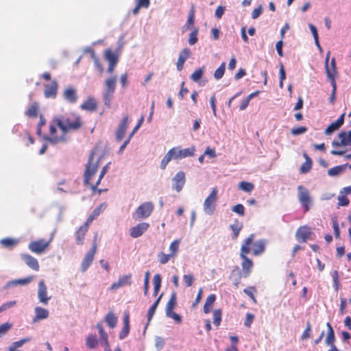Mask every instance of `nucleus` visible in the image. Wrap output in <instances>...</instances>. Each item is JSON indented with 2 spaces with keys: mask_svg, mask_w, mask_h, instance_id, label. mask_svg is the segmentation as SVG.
Segmentation results:
<instances>
[{
  "mask_svg": "<svg viewBox=\"0 0 351 351\" xmlns=\"http://www.w3.org/2000/svg\"><path fill=\"white\" fill-rule=\"evenodd\" d=\"M255 238V235L254 234H251L247 238H246L241 247L240 250V257L242 259L241 267H242V273L243 277L247 278L252 270L254 263L253 261L247 257V254L251 252V244L254 239Z\"/></svg>",
  "mask_w": 351,
  "mask_h": 351,
  "instance_id": "1",
  "label": "nucleus"
},
{
  "mask_svg": "<svg viewBox=\"0 0 351 351\" xmlns=\"http://www.w3.org/2000/svg\"><path fill=\"white\" fill-rule=\"evenodd\" d=\"M53 123H54L61 130L63 134H65L70 130H76L82 125L80 118L79 117H75L74 119H71L67 116L58 115L54 117Z\"/></svg>",
  "mask_w": 351,
  "mask_h": 351,
  "instance_id": "2",
  "label": "nucleus"
},
{
  "mask_svg": "<svg viewBox=\"0 0 351 351\" xmlns=\"http://www.w3.org/2000/svg\"><path fill=\"white\" fill-rule=\"evenodd\" d=\"M103 159V156L101 155L98 158L95 160L94 155H90L86 169L84 173V184L85 186L89 185L92 189V186L95 184L93 181V178L97 172L99 167V162Z\"/></svg>",
  "mask_w": 351,
  "mask_h": 351,
  "instance_id": "3",
  "label": "nucleus"
},
{
  "mask_svg": "<svg viewBox=\"0 0 351 351\" xmlns=\"http://www.w3.org/2000/svg\"><path fill=\"white\" fill-rule=\"evenodd\" d=\"M117 82V75L108 77L104 80L102 91V99L104 105L107 108H110L111 106V101L116 90Z\"/></svg>",
  "mask_w": 351,
  "mask_h": 351,
  "instance_id": "4",
  "label": "nucleus"
},
{
  "mask_svg": "<svg viewBox=\"0 0 351 351\" xmlns=\"http://www.w3.org/2000/svg\"><path fill=\"white\" fill-rule=\"evenodd\" d=\"M217 188H213L204 202V211L205 213L211 215L215 213L217 206Z\"/></svg>",
  "mask_w": 351,
  "mask_h": 351,
  "instance_id": "5",
  "label": "nucleus"
},
{
  "mask_svg": "<svg viewBox=\"0 0 351 351\" xmlns=\"http://www.w3.org/2000/svg\"><path fill=\"white\" fill-rule=\"evenodd\" d=\"M298 191L299 202L304 208V212H307L310 208L311 202L310 193L306 187L302 185L298 186Z\"/></svg>",
  "mask_w": 351,
  "mask_h": 351,
  "instance_id": "6",
  "label": "nucleus"
},
{
  "mask_svg": "<svg viewBox=\"0 0 351 351\" xmlns=\"http://www.w3.org/2000/svg\"><path fill=\"white\" fill-rule=\"evenodd\" d=\"M154 210V205L152 202H145L141 204L136 210L133 217L136 219L147 218Z\"/></svg>",
  "mask_w": 351,
  "mask_h": 351,
  "instance_id": "7",
  "label": "nucleus"
},
{
  "mask_svg": "<svg viewBox=\"0 0 351 351\" xmlns=\"http://www.w3.org/2000/svg\"><path fill=\"white\" fill-rule=\"evenodd\" d=\"M51 240L52 239H50L48 241L41 239L37 241H31L29 243L28 248L34 253L38 254H42L49 246Z\"/></svg>",
  "mask_w": 351,
  "mask_h": 351,
  "instance_id": "8",
  "label": "nucleus"
},
{
  "mask_svg": "<svg viewBox=\"0 0 351 351\" xmlns=\"http://www.w3.org/2000/svg\"><path fill=\"white\" fill-rule=\"evenodd\" d=\"M97 244L96 239H95L93 243L91 249L88 252H87V253L86 254L84 258H83V260L82 261L81 271L82 272L86 271L88 269V268L90 266V265L92 264V263L94 260L95 254L97 252Z\"/></svg>",
  "mask_w": 351,
  "mask_h": 351,
  "instance_id": "9",
  "label": "nucleus"
},
{
  "mask_svg": "<svg viewBox=\"0 0 351 351\" xmlns=\"http://www.w3.org/2000/svg\"><path fill=\"white\" fill-rule=\"evenodd\" d=\"M332 145L335 148L351 145V130L339 133L337 138L332 141Z\"/></svg>",
  "mask_w": 351,
  "mask_h": 351,
  "instance_id": "10",
  "label": "nucleus"
},
{
  "mask_svg": "<svg viewBox=\"0 0 351 351\" xmlns=\"http://www.w3.org/2000/svg\"><path fill=\"white\" fill-rule=\"evenodd\" d=\"M149 228V223L141 222L130 229V235L132 238H138L143 234Z\"/></svg>",
  "mask_w": 351,
  "mask_h": 351,
  "instance_id": "11",
  "label": "nucleus"
},
{
  "mask_svg": "<svg viewBox=\"0 0 351 351\" xmlns=\"http://www.w3.org/2000/svg\"><path fill=\"white\" fill-rule=\"evenodd\" d=\"M38 298L39 302L44 305H47L51 299V296L47 295V288L43 280L38 283Z\"/></svg>",
  "mask_w": 351,
  "mask_h": 351,
  "instance_id": "12",
  "label": "nucleus"
},
{
  "mask_svg": "<svg viewBox=\"0 0 351 351\" xmlns=\"http://www.w3.org/2000/svg\"><path fill=\"white\" fill-rule=\"evenodd\" d=\"M129 124V117L125 116L119 123L115 132V138L117 141L123 140Z\"/></svg>",
  "mask_w": 351,
  "mask_h": 351,
  "instance_id": "13",
  "label": "nucleus"
},
{
  "mask_svg": "<svg viewBox=\"0 0 351 351\" xmlns=\"http://www.w3.org/2000/svg\"><path fill=\"white\" fill-rule=\"evenodd\" d=\"M53 124H51L49 127V132H50V136L49 137H45V138L46 141L52 145H55L59 142H64L65 141L64 134H62L60 136H56V128L57 126L54 123Z\"/></svg>",
  "mask_w": 351,
  "mask_h": 351,
  "instance_id": "14",
  "label": "nucleus"
},
{
  "mask_svg": "<svg viewBox=\"0 0 351 351\" xmlns=\"http://www.w3.org/2000/svg\"><path fill=\"white\" fill-rule=\"evenodd\" d=\"M172 181L173 189L177 192L181 191L186 182L185 173L183 171L178 172L173 177Z\"/></svg>",
  "mask_w": 351,
  "mask_h": 351,
  "instance_id": "15",
  "label": "nucleus"
},
{
  "mask_svg": "<svg viewBox=\"0 0 351 351\" xmlns=\"http://www.w3.org/2000/svg\"><path fill=\"white\" fill-rule=\"evenodd\" d=\"M132 274H129L120 277L118 280L112 283L110 287L112 291L117 290L124 286H130L132 282Z\"/></svg>",
  "mask_w": 351,
  "mask_h": 351,
  "instance_id": "16",
  "label": "nucleus"
},
{
  "mask_svg": "<svg viewBox=\"0 0 351 351\" xmlns=\"http://www.w3.org/2000/svg\"><path fill=\"white\" fill-rule=\"evenodd\" d=\"M266 241L264 239H260L254 241V239L251 244V251L254 256H259L262 254L265 250Z\"/></svg>",
  "mask_w": 351,
  "mask_h": 351,
  "instance_id": "17",
  "label": "nucleus"
},
{
  "mask_svg": "<svg viewBox=\"0 0 351 351\" xmlns=\"http://www.w3.org/2000/svg\"><path fill=\"white\" fill-rule=\"evenodd\" d=\"M58 84L53 80L49 84L45 85L44 95L46 98H55L57 95Z\"/></svg>",
  "mask_w": 351,
  "mask_h": 351,
  "instance_id": "18",
  "label": "nucleus"
},
{
  "mask_svg": "<svg viewBox=\"0 0 351 351\" xmlns=\"http://www.w3.org/2000/svg\"><path fill=\"white\" fill-rule=\"evenodd\" d=\"M312 234L311 228L306 226H300L295 234L296 239L302 242H306L307 239Z\"/></svg>",
  "mask_w": 351,
  "mask_h": 351,
  "instance_id": "19",
  "label": "nucleus"
},
{
  "mask_svg": "<svg viewBox=\"0 0 351 351\" xmlns=\"http://www.w3.org/2000/svg\"><path fill=\"white\" fill-rule=\"evenodd\" d=\"M89 226L86 223H84L75 232V242L77 245H82L84 244L85 235L88 232Z\"/></svg>",
  "mask_w": 351,
  "mask_h": 351,
  "instance_id": "20",
  "label": "nucleus"
},
{
  "mask_svg": "<svg viewBox=\"0 0 351 351\" xmlns=\"http://www.w3.org/2000/svg\"><path fill=\"white\" fill-rule=\"evenodd\" d=\"M329 58H330V52L328 51L326 54V59H325L326 73L327 77L331 84L332 90H337V84L335 82V77L337 75H335V73H332V71L329 69V65H328Z\"/></svg>",
  "mask_w": 351,
  "mask_h": 351,
  "instance_id": "21",
  "label": "nucleus"
},
{
  "mask_svg": "<svg viewBox=\"0 0 351 351\" xmlns=\"http://www.w3.org/2000/svg\"><path fill=\"white\" fill-rule=\"evenodd\" d=\"M123 328L121 330L119 337L120 339H125L130 332V315L129 313H125L123 317Z\"/></svg>",
  "mask_w": 351,
  "mask_h": 351,
  "instance_id": "22",
  "label": "nucleus"
},
{
  "mask_svg": "<svg viewBox=\"0 0 351 351\" xmlns=\"http://www.w3.org/2000/svg\"><path fill=\"white\" fill-rule=\"evenodd\" d=\"M21 258L26 265L34 271H38L40 266L37 259L32 256L24 254L21 255Z\"/></svg>",
  "mask_w": 351,
  "mask_h": 351,
  "instance_id": "23",
  "label": "nucleus"
},
{
  "mask_svg": "<svg viewBox=\"0 0 351 351\" xmlns=\"http://www.w3.org/2000/svg\"><path fill=\"white\" fill-rule=\"evenodd\" d=\"M99 334L100 342L104 345V348H110L108 342V335L104 330L103 326L101 323H98L96 325Z\"/></svg>",
  "mask_w": 351,
  "mask_h": 351,
  "instance_id": "24",
  "label": "nucleus"
},
{
  "mask_svg": "<svg viewBox=\"0 0 351 351\" xmlns=\"http://www.w3.org/2000/svg\"><path fill=\"white\" fill-rule=\"evenodd\" d=\"M190 53V50L187 48H184L180 51L177 62V69L178 71L183 69L184 64L185 61L189 58Z\"/></svg>",
  "mask_w": 351,
  "mask_h": 351,
  "instance_id": "25",
  "label": "nucleus"
},
{
  "mask_svg": "<svg viewBox=\"0 0 351 351\" xmlns=\"http://www.w3.org/2000/svg\"><path fill=\"white\" fill-rule=\"evenodd\" d=\"M63 97L65 100L72 104L75 103L77 99L75 90L71 87L66 88L64 91Z\"/></svg>",
  "mask_w": 351,
  "mask_h": 351,
  "instance_id": "26",
  "label": "nucleus"
},
{
  "mask_svg": "<svg viewBox=\"0 0 351 351\" xmlns=\"http://www.w3.org/2000/svg\"><path fill=\"white\" fill-rule=\"evenodd\" d=\"M35 317L34 318V322H37L41 319H46L49 317V311L44 308L40 306H36L34 309Z\"/></svg>",
  "mask_w": 351,
  "mask_h": 351,
  "instance_id": "27",
  "label": "nucleus"
},
{
  "mask_svg": "<svg viewBox=\"0 0 351 351\" xmlns=\"http://www.w3.org/2000/svg\"><path fill=\"white\" fill-rule=\"evenodd\" d=\"M33 279V276H28L25 278L18 279V280H12L9 281L5 288L7 289L11 286H17V285H25L29 284Z\"/></svg>",
  "mask_w": 351,
  "mask_h": 351,
  "instance_id": "28",
  "label": "nucleus"
},
{
  "mask_svg": "<svg viewBox=\"0 0 351 351\" xmlns=\"http://www.w3.org/2000/svg\"><path fill=\"white\" fill-rule=\"evenodd\" d=\"M326 326L328 328V332L325 339V343L328 346L335 345V336L334 330L329 322L326 324Z\"/></svg>",
  "mask_w": 351,
  "mask_h": 351,
  "instance_id": "29",
  "label": "nucleus"
},
{
  "mask_svg": "<svg viewBox=\"0 0 351 351\" xmlns=\"http://www.w3.org/2000/svg\"><path fill=\"white\" fill-rule=\"evenodd\" d=\"M108 165H105L101 171H100V173L99 175V177H98V179L95 182V184H93L92 186V191H98V193L99 194H101L103 191H105L106 190H103V189H97V186L98 185L100 184L101 182V180H102V178H104V176H105V174L106 173L107 171H108Z\"/></svg>",
  "mask_w": 351,
  "mask_h": 351,
  "instance_id": "30",
  "label": "nucleus"
},
{
  "mask_svg": "<svg viewBox=\"0 0 351 351\" xmlns=\"http://www.w3.org/2000/svg\"><path fill=\"white\" fill-rule=\"evenodd\" d=\"M196 149L194 146L186 149H180V147H175L169 150L167 154H194Z\"/></svg>",
  "mask_w": 351,
  "mask_h": 351,
  "instance_id": "31",
  "label": "nucleus"
},
{
  "mask_svg": "<svg viewBox=\"0 0 351 351\" xmlns=\"http://www.w3.org/2000/svg\"><path fill=\"white\" fill-rule=\"evenodd\" d=\"M305 156V162L302 163V165L300 166V173H306L312 168L313 165V160L312 159L308 156V155H304Z\"/></svg>",
  "mask_w": 351,
  "mask_h": 351,
  "instance_id": "32",
  "label": "nucleus"
},
{
  "mask_svg": "<svg viewBox=\"0 0 351 351\" xmlns=\"http://www.w3.org/2000/svg\"><path fill=\"white\" fill-rule=\"evenodd\" d=\"M216 300V295L215 294L209 295L204 305V312L207 314L210 312L211 308Z\"/></svg>",
  "mask_w": 351,
  "mask_h": 351,
  "instance_id": "33",
  "label": "nucleus"
},
{
  "mask_svg": "<svg viewBox=\"0 0 351 351\" xmlns=\"http://www.w3.org/2000/svg\"><path fill=\"white\" fill-rule=\"evenodd\" d=\"M347 167H348V163L334 167L330 169L328 171V174L330 176H339V174H341L343 172H344V171L346 170Z\"/></svg>",
  "mask_w": 351,
  "mask_h": 351,
  "instance_id": "34",
  "label": "nucleus"
},
{
  "mask_svg": "<svg viewBox=\"0 0 351 351\" xmlns=\"http://www.w3.org/2000/svg\"><path fill=\"white\" fill-rule=\"evenodd\" d=\"M103 205L101 204L97 208H95L92 213L89 215V217L87 218L85 223L90 226V224L92 223V221L95 219L104 210L103 209Z\"/></svg>",
  "mask_w": 351,
  "mask_h": 351,
  "instance_id": "35",
  "label": "nucleus"
},
{
  "mask_svg": "<svg viewBox=\"0 0 351 351\" xmlns=\"http://www.w3.org/2000/svg\"><path fill=\"white\" fill-rule=\"evenodd\" d=\"M194 22H195V10H194V8L193 7L189 13L187 21L182 27L183 31H186V30L191 29L193 25L194 24Z\"/></svg>",
  "mask_w": 351,
  "mask_h": 351,
  "instance_id": "36",
  "label": "nucleus"
},
{
  "mask_svg": "<svg viewBox=\"0 0 351 351\" xmlns=\"http://www.w3.org/2000/svg\"><path fill=\"white\" fill-rule=\"evenodd\" d=\"M81 108L90 111L95 110L97 108V103L93 98L89 97L84 104L81 105Z\"/></svg>",
  "mask_w": 351,
  "mask_h": 351,
  "instance_id": "37",
  "label": "nucleus"
},
{
  "mask_svg": "<svg viewBox=\"0 0 351 351\" xmlns=\"http://www.w3.org/2000/svg\"><path fill=\"white\" fill-rule=\"evenodd\" d=\"M118 57L119 53L112 51L110 49H107L105 51V58L108 61L109 63L117 64Z\"/></svg>",
  "mask_w": 351,
  "mask_h": 351,
  "instance_id": "38",
  "label": "nucleus"
},
{
  "mask_svg": "<svg viewBox=\"0 0 351 351\" xmlns=\"http://www.w3.org/2000/svg\"><path fill=\"white\" fill-rule=\"evenodd\" d=\"M177 303V298L176 293H173L167 302L166 306V314H169L171 312L173 311V309L176 307Z\"/></svg>",
  "mask_w": 351,
  "mask_h": 351,
  "instance_id": "39",
  "label": "nucleus"
},
{
  "mask_svg": "<svg viewBox=\"0 0 351 351\" xmlns=\"http://www.w3.org/2000/svg\"><path fill=\"white\" fill-rule=\"evenodd\" d=\"M105 322L109 327L113 328L117 326V317L114 315L112 311H110L105 317Z\"/></svg>",
  "mask_w": 351,
  "mask_h": 351,
  "instance_id": "40",
  "label": "nucleus"
},
{
  "mask_svg": "<svg viewBox=\"0 0 351 351\" xmlns=\"http://www.w3.org/2000/svg\"><path fill=\"white\" fill-rule=\"evenodd\" d=\"M162 278L159 274H156L154 276L153 283H154V291L153 295L156 296L160 291L161 287Z\"/></svg>",
  "mask_w": 351,
  "mask_h": 351,
  "instance_id": "41",
  "label": "nucleus"
},
{
  "mask_svg": "<svg viewBox=\"0 0 351 351\" xmlns=\"http://www.w3.org/2000/svg\"><path fill=\"white\" fill-rule=\"evenodd\" d=\"M243 227V225L239 220H236L234 223L230 225V228L233 232L232 239H236Z\"/></svg>",
  "mask_w": 351,
  "mask_h": 351,
  "instance_id": "42",
  "label": "nucleus"
},
{
  "mask_svg": "<svg viewBox=\"0 0 351 351\" xmlns=\"http://www.w3.org/2000/svg\"><path fill=\"white\" fill-rule=\"evenodd\" d=\"M162 293L160 294V295L157 298V300L154 302V304L149 307L147 313L148 322H150L151 319H152L155 313L156 309L160 301V299L162 298Z\"/></svg>",
  "mask_w": 351,
  "mask_h": 351,
  "instance_id": "43",
  "label": "nucleus"
},
{
  "mask_svg": "<svg viewBox=\"0 0 351 351\" xmlns=\"http://www.w3.org/2000/svg\"><path fill=\"white\" fill-rule=\"evenodd\" d=\"M98 344V339L96 336L90 335L86 339V345L90 349L95 348Z\"/></svg>",
  "mask_w": 351,
  "mask_h": 351,
  "instance_id": "44",
  "label": "nucleus"
},
{
  "mask_svg": "<svg viewBox=\"0 0 351 351\" xmlns=\"http://www.w3.org/2000/svg\"><path fill=\"white\" fill-rule=\"evenodd\" d=\"M0 243L3 247L11 249L18 243V241L12 238H5L1 240Z\"/></svg>",
  "mask_w": 351,
  "mask_h": 351,
  "instance_id": "45",
  "label": "nucleus"
},
{
  "mask_svg": "<svg viewBox=\"0 0 351 351\" xmlns=\"http://www.w3.org/2000/svg\"><path fill=\"white\" fill-rule=\"evenodd\" d=\"M180 243V240L176 239L170 244L169 250L171 252L170 254L171 256V258H174L177 256L179 250Z\"/></svg>",
  "mask_w": 351,
  "mask_h": 351,
  "instance_id": "46",
  "label": "nucleus"
},
{
  "mask_svg": "<svg viewBox=\"0 0 351 351\" xmlns=\"http://www.w3.org/2000/svg\"><path fill=\"white\" fill-rule=\"evenodd\" d=\"M243 292L252 299L254 304L257 303V300L254 296V293L257 292L255 287H248L243 290Z\"/></svg>",
  "mask_w": 351,
  "mask_h": 351,
  "instance_id": "47",
  "label": "nucleus"
},
{
  "mask_svg": "<svg viewBox=\"0 0 351 351\" xmlns=\"http://www.w3.org/2000/svg\"><path fill=\"white\" fill-rule=\"evenodd\" d=\"M204 73V67L199 68L195 70L190 76V78L193 82H198L202 77Z\"/></svg>",
  "mask_w": 351,
  "mask_h": 351,
  "instance_id": "48",
  "label": "nucleus"
},
{
  "mask_svg": "<svg viewBox=\"0 0 351 351\" xmlns=\"http://www.w3.org/2000/svg\"><path fill=\"white\" fill-rule=\"evenodd\" d=\"M225 69H226V62H222L221 64V65L215 71L214 77L217 80H219L221 78H222V77L224 75Z\"/></svg>",
  "mask_w": 351,
  "mask_h": 351,
  "instance_id": "49",
  "label": "nucleus"
},
{
  "mask_svg": "<svg viewBox=\"0 0 351 351\" xmlns=\"http://www.w3.org/2000/svg\"><path fill=\"white\" fill-rule=\"evenodd\" d=\"M239 186L240 189L247 193H250L254 189L252 183L245 181L241 182Z\"/></svg>",
  "mask_w": 351,
  "mask_h": 351,
  "instance_id": "50",
  "label": "nucleus"
},
{
  "mask_svg": "<svg viewBox=\"0 0 351 351\" xmlns=\"http://www.w3.org/2000/svg\"><path fill=\"white\" fill-rule=\"evenodd\" d=\"M222 312L220 309H215L213 311V324L216 326H219L221 322Z\"/></svg>",
  "mask_w": 351,
  "mask_h": 351,
  "instance_id": "51",
  "label": "nucleus"
},
{
  "mask_svg": "<svg viewBox=\"0 0 351 351\" xmlns=\"http://www.w3.org/2000/svg\"><path fill=\"white\" fill-rule=\"evenodd\" d=\"M332 285L336 291H338L340 289V282L339 273L337 270L334 271L332 275Z\"/></svg>",
  "mask_w": 351,
  "mask_h": 351,
  "instance_id": "52",
  "label": "nucleus"
},
{
  "mask_svg": "<svg viewBox=\"0 0 351 351\" xmlns=\"http://www.w3.org/2000/svg\"><path fill=\"white\" fill-rule=\"evenodd\" d=\"M341 126L337 121L330 123L325 130V134L330 135L335 131L339 130Z\"/></svg>",
  "mask_w": 351,
  "mask_h": 351,
  "instance_id": "53",
  "label": "nucleus"
},
{
  "mask_svg": "<svg viewBox=\"0 0 351 351\" xmlns=\"http://www.w3.org/2000/svg\"><path fill=\"white\" fill-rule=\"evenodd\" d=\"M197 34H198V28H193V31L189 34V44L190 45H193L197 42Z\"/></svg>",
  "mask_w": 351,
  "mask_h": 351,
  "instance_id": "54",
  "label": "nucleus"
},
{
  "mask_svg": "<svg viewBox=\"0 0 351 351\" xmlns=\"http://www.w3.org/2000/svg\"><path fill=\"white\" fill-rule=\"evenodd\" d=\"M158 257L161 264H166L169 262L170 258H171V256L170 254H166L163 252H161L158 254Z\"/></svg>",
  "mask_w": 351,
  "mask_h": 351,
  "instance_id": "55",
  "label": "nucleus"
},
{
  "mask_svg": "<svg viewBox=\"0 0 351 351\" xmlns=\"http://www.w3.org/2000/svg\"><path fill=\"white\" fill-rule=\"evenodd\" d=\"M232 210L241 216H243L245 215V208L241 204H238L234 206Z\"/></svg>",
  "mask_w": 351,
  "mask_h": 351,
  "instance_id": "56",
  "label": "nucleus"
},
{
  "mask_svg": "<svg viewBox=\"0 0 351 351\" xmlns=\"http://www.w3.org/2000/svg\"><path fill=\"white\" fill-rule=\"evenodd\" d=\"M12 328L10 323L6 322L0 325V337L6 334L8 330Z\"/></svg>",
  "mask_w": 351,
  "mask_h": 351,
  "instance_id": "57",
  "label": "nucleus"
},
{
  "mask_svg": "<svg viewBox=\"0 0 351 351\" xmlns=\"http://www.w3.org/2000/svg\"><path fill=\"white\" fill-rule=\"evenodd\" d=\"M332 228L334 230L335 237L336 239H339L340 236V231L339 228V223L337 218L332 219Z\"/></svg>",
  "mask_w": 351,
  "mask_h": 351,
  "instance_id": "58",
  "label": "nucleus"
},
{
  "mask_svg": "<svg viewBox=\"0 0 351 351\" xmlns=\"http://www.w3.org/2000/svg\"><path fill=\"white\" fill-rule=\"evenodd\" d=\"M311 331V324L310 322H307L306 323V327L305 328V330H304L302 336H301V339L302 340H305L308 338L310 337V332Z\"/></svg>",
  "mask_w": 351,
  "mask_h": 351,
  "instance_id": "59",
  "label": "nucleus"
},
{
  "mask_svg": "<svg viewBox=\"0 0 351 351\" xmlns=\"http://www.w3.org/2000/svg\"><path fill=\"white\" fill-rule=\"evenodd\" d=\"M183 280H184L186 286L189 287L192 286V285L193 283V281H194L193 276L191 274L184 275Z\"/></svg>",
  "mask_w": 351,
  "mask_h": 351,
  "instance_id": "60",
  "label": "nucleus"
},
{
  "mask_svg": "<svg viewBox=\"0 0 351 351\" xmlns=\"http://www.w3.org/2000/svg\"><path fill=\"white\" fill-rule=\"evenodd\" d=\"M254 319V315L252 313H247L245 315L244 325L246 327L250 328L251 326Z\"/></svg>",
  "mask_w": 351,
  "mask_h": 351,
  "instance_id": "61",
  "label": "nucleus"
},
{
  "mask_svg": "<svg viewBox=\"0 0 351 351\" xmlns=\"http://www.w3.org/2000/svg\"><path fill=\"white\" fill-rule=\"evenodd\" d=\"M38 107L36 104H33L31 107L26 111V115L29 117H36L37 115Z\"/></svg>",
  "mask_w": 351,
  "mask_h": 351,
  "instance_id": "62",
  "label": "nucleus"
},
{
  "mask_svg": "<svg viewBox=\"0 0 351 351\" xmlns=\"http://www.w3.org/2000/svg\"><path fill=\"white\" fill-rule=\"evenodd\" d=\"M350 200L348 197L344 195L339 196L338 197V205L339 206H346L349 204Z\"/></svg>",
  "mask_w": 351,
  "mask_h": 351,
  "instance_id": "63",
  "label": "nucleus"
},
{
  "mask_svg": "<svg viewBox=\"0 0 351 351\" xmlns=\"http://www.w3.org/2000/svg\"><path fill=\"white\" fill-rule=\"evenodd\" d=\"M307 130L306 127H298L291 130V134L293 135H300L304 134Z\"/></svg>",
  "mask_w": 351,
  "mask_h": 351,
  "instance_id": "64",
  "label": "nucleus"
}]
</instances>
